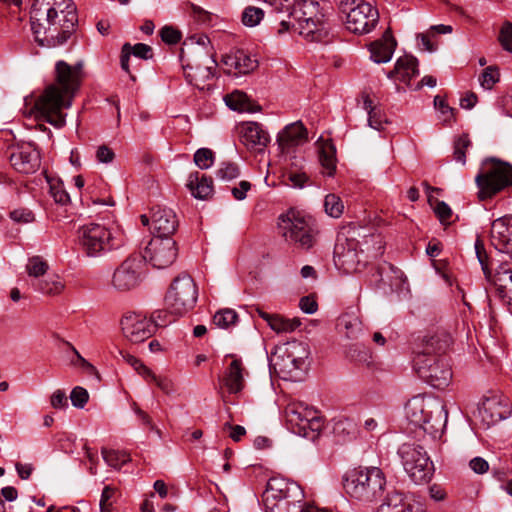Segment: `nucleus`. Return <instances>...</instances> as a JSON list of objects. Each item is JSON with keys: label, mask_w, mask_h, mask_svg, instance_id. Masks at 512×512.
I'll return each mask as SVG.
<instances>
[{"label": "nucleus", "mask_w": 512, "mask_h": 512, "mask_svg": "<svg viewBox=\"0 0 512 512\" xmlns=\"http://www.w3.org/2000/svg\"><path fill=\"white\" fill-rule=\"evenodd\" d=\"M279 230L285 240L303 250L312 248L318 236L315 221L309 215L290 209L279 217Z\"/></svg>", "instance_id": "obj_8"}, {"label": "nucleus", "mask_w": 512, "mask_h": 512, "mask_svg": "<svg viewBox=\"0 0 512 512\" xmlns=\"http://www.w3.org/2000/svg\"><path fill=\"white\" fill-rule=\"evenodd\" d=\"M33 286L44 295L56 296L63 292L65 284L60 276L48 275L45 279H39Z\"/></svg>", "instance_id": "obj_37"}, {"label": "nucleus", "mask_w": 512, "mask_h": 512, "mask_svg": "<svg viewBox=\"0 0 512 512\" xmlns=\"http://www.w3.org/2000/svg\"><path fill=\"white\" fill-rule=\"evenodd\" d=\"M123 335L132 343H141L155 333V324L146 316L129 312L121 319Z\"/></svg>", "instance_id": "obj_18"}, {"label": "nucleus", "mask_w": 512, "mask_h": 512, "mask_svg": "<svg viewBox=\"0 0 512 512\" xmlns=\"http://www.w3.org/2000/svg\"><path fill=\"white\" fill-rule=\"evenodd\" d=\"M398 454L405 471L413 482L418 484L431 479L434 470L433 464L423 447L404 443L400 446Z\"/></svg>", "instance_id": "obj_14"}, {"label": "nucleus", "mask_w": 512, "mask_h": 512, "mask_svg": "<svg viewBox=\"0 0 512 512\" xmlns=\"http://www.w3.org/2000/svg\"><path fill=\"white\" fill-rule=\"evenodd\" d=\"M198 290L188 274L177 276L165 296L167 309L175 316H182L192 310L197 302Z\"/></svg>", "instance_id": "obj_12"}, {"label": "nucleus", "mask_w": 512, "mask_h": 512, "mask_svg": "<svg viewBox=\"0 0 512 512\" xmlns=\"http://www.w3.org/2000/svg\"><path fill=\"white\" fill-rule=\"evenodd\" d=\"M177 257L176 242L171 237H154L145 248L143 261L148 260L155 268L170 266Z\"/></svg>", "instance_id": "obj_17"}, {"label": "nucleus", "mask_w": 512, "mask_h": 512, "mask_svg": "<svg viewBox=\"0 0 512 512\" xmlns=\"http://www.w3.org/2000/svg\"><path fill=\"white\" fill-rule=\"evenodd\" d=\"M275 497L288 499L289 501H303L304 492L300 485L294 481L281 477H272L267 482L262 499H268L269 502H272L275 500Z\"/></svg>", "instance_id": "obj_19"}, {"label": "nucleus", "mask_w": 512, "mask_h": 512, "mask_svg": "<svg viewBox=\"0 0 512 512\" xmlns=\"http://www.w3.org/2000/svg\"><path fill=\"white\" fill-rule=\"evenodd\" d=\"M340 325L344 327L347 338H355L361 331V321L355 316H342L340 318Z\"/></svg>", "instance_id": "obj_47"}, {"label": "nucleus", "mask_w": 512, "mask_h": 512, "mask_svg": "<svg viewBox=\"0 0 512 512\" xmlns=\"http://www.w3.org/2000/svg\"><path fill=\"white\" fill-rule=\"evenodd\" d=\"M324 209L327 215L332 218H340L344 212V203L340 196L330 193L325 196Z\"/></svg>", "instance_id": "obj_43"}, {"label": "nucleus", "mask_w": 512, "mask_h": 512, "mask_svg": "<svg viewBox=\"0 0 512 512\" xmlns=\"http://www.w3.org/2000/svg\"><path fill=\"white\" fill-rule=\"evenodd\" d=\"M56 84H50L35 102V109L51 125L61 128L65 124L63 108L72 105L80 86L81 65L71 66L63 60L55 65Z\"/></svg>", "instance_id": "obj_2"}, {"label": "nucleus", "mask_w": 512, "mask_h": 512, "mask_svg": "<svg viewBox=\"0 0 512 512\" xmlns=\"http://www.w3.org/2000/svg\"><path fill=\"white\" fill-rule=\"evenodd\" d=\"M490 241L496 250L512 257V216L500 217L492 222Z\"/></svg>", "instance_id": "obj_21"}, {"label": "nucleus", "mask_w": 512, "mask_h": 512, "mask_svg": "<svg viewBox=\"0 0 512 512\" xmlns=\"http://www.w3.org/2000/svg\"><path fill=\"white\" fill-rule=\"evenodd\" d=\"M240 175V170L235 163L223 162L216 172V176L222 180L230 181Z\"/></svg>", "instance_id": "obj_52"}, {"label": "nucleus", "mask_w": 512, "mask_h": 512, "mask_svg": "<svg viewBox=\"0 0 512 512\" xmlns=\"http://www.w3.org/2000/svg\"><path fill=\"white\" fill-rule=\"evenodd\" d=\"M301 325L298 318L287 319L279 314H275L270 328L276 333H289L295 331Z\"/></svg>", "instance_id": "obj_41"}, {"label": "nucleus", "mask_w": 512, "mask_h": 512, "mask_svg": "<svg viewBox=\"0 0 512 512\" xmlns=\"http://www.w3.org/2000/svg\"><path fill=\"white\" fill-rule=\"evenodd\" d=\"M471 141L467 134L458 137L454 142V159L461 164L466 163V151L470 147Z\"/></svg>", "instance_id": "obj_46"}, {"label": "nucleus", "mask_w": 512, "mask_h": 512, "mask_svg": "<svg viewBox=\"0 0 512 512\" xmlns=\"http://www.w3.org/2000/svg\"><path fill=\"white\" fill-rule=\"evenodd\" d=\"M194 163L200 169H208L214 163V153L209 148H200L194 154Z\"/></svg>", "instance_id": "obj_49"}, {"label": "nucleus", "mask_w": 512, "mask_h": 512, "mask_svg": "<svg viewBox=\"0 0 512 512\" xmlns=\"http://www.w3.org/2000/svg\"><path fill=\"white\" fill-rule=\"evenodd\" d=\"M115 154L107 145H101L97 148L96 159L100 163H111L114 160Z\"/></svg>", "instance_id": "obj_62"}, {"label": "nucleus", "mask_w": 512, "mask_h": 512, "mask_svg": "<svg viewBox=\"0 0 512 512\" xmlns=\"http://www.w3.org/2000/svg\"><path fill=\"white\" fill-rule=\"evenodd\" d=\"M369 242L378 244V248L371 251L367 246L358 251L359 242L357 240L338 237L333 252L335 265L345 273L359 271L370 258H376L382 254L383 246L379 236L370 235L365 239L364 244L367 245Z\"/></svg>", "instance_id": "obj_6"}, {"label": "nucleus", "mask_w": 512, "mask_h": 512, "mask_svg": "<svg viewBox=\"0 0 512 512\" xmlns=\"http://www.w3.org/2000/svg\"><path fill=\"white\" fill-rule=\"evenodd\" d=\"M224 100L226 105L234 111L253 113L260 110V106L242 91L236 90L226 95Z\"/></svg>", "instance_id": "obj_35"}, {"label": "nucleus", "mask_w": 512, "mask_h": 512, "mask_svg": "<svg viewBox=\"0 0 512 512\" xmlns=\"http://www.w3.org/2000/svg\"><path fill=\"white\" fill-rule=\"evenodd\" d=\"M407 420L436 439L444 431L447 422V411L441 400L430 395H416L405 405Z\"/></svg>", "instance_id": "obj_4"}, {"label": "nucleus", "mask_w": 512, "mask_h": 512, "mask_svg": "<svg viewBox=\"0 0 512 512\" xmlns=\"http://www.w3.org/2000/svg\"><path fill=\"white\" fill-rule=\"evenodd\" d=\"M151 224L156 237H171L178 228L175 212L167 207L155 206L151 209Z\"/></svg>", "instance_id": "obj_22"}, {"label": "nucleus", "mask_w": 512, "mask_h": 512, "mask_svg": "<svg viewBox=\"0 0 512 512\" xmlns=\"http://www.w3.org/2000/svg\"><path fill=\"white\" fill-rule=\"evenodd\" d=\"M328 8L329 2L326 0L295 2L289 12L288 20H281L278 34L293 29L310 42L322 41L328 34L325 19Z\"/></svg>", "instance_id": "obj_3"}, {"label": "nucleus", "mask_w": 512, "mask_h": 512, "mask_svg": "<svg viewBox=\"0 0 512 512\" xmlns=\"http://www.w3.org/2000/svg\"><path fill=\"white\" fill-rule=\"evenodd\" d=\"M307 140V129L300 121L287 125L277 137V143L283 153H288L295 147L303 145Z\"/></svg>", "instance_id": "obj_25"}, {"label": "nucleus", "mask_w": 512, "mask_h": 512, "mask_svg": "<svg viewBox=\"0 0 512 512\" xmlns=\"http://www.w3.org/2000/svg\"><path fill=\"white\" fill-rule=\"evenodd\" d=\"M385 485V475L378 467L354 469L347 474L344 481L346 493L363 503L377 500L382 495Z\"/></svg>", "instance_id": "obj_5"}, {"label": "nucleus", "mask_w": 512, "mask_h": 512, "mask_svg": "<svg viewBox=\"0 0 512 512\" xmlns=\"http://www.w3.org/2000/svg\"><path fill=\"white\" fill-rule=\"evenodd\" d=\"M222 62L226 67V73L233 75H246L258 67L257 58L242 49H236L226 54Z\"/></svg>", "instance_id": "obj_23"}, {"label": "nucleus", "mask_w": 512, "mask_h": 512, "mask_svg": "<svg viewBox=\"0 0 512 512\" xmlns=\"http://www.w3.org/2000/svg\"><path fill=\"white\" fill-rule=\"evenodd\" d=\"M49 269L48 263L40 256H33L28 259L26 271L30 277L35 279L44 276Z\"/></svg>", "instance_id": "obj_44"}, {"label": "nucleus", "mask_w": 512, "mask_h": 512, "mask_svg": "<svg viewBox=\"0 0 512 512\" xmlns=\"http://www.w3.org/2000/svg\"><path fill=\"white\" fill-rule=\"evenodd\" d=\"M264 17V12L262 9L249 6L245 8L242 15V22L245 26L254 27L260 23V21Z\"/></svg>", "instance_id": "obj_50"}, {"label": "nucleus", "mask_w": 512, "mask_h": 512, "mask_svg": "<svg viewBox=\"0 0 512 512\" xmlns=\"http://www.w3.org/2000/svg\"><path fill=\"white\" fill-rule=\"evenodd\" d=\"M500 80V72L497 66L486 67L479 76V83L482 88L491 90Z\"/></svg>", "instance_id": "obj_45"}, {"label": "nucleus", "mask_w": 512, "mask_h": 512, "mask_svg": "<svg viewBox=\"0 0 512 512\" xmlns=\"http://www.w3.org/2000/svg\"><path fill=\"white\" fill-rule=\"evenodd\" d=\"M101 452L104 461L115 469H120L124 464L131 460L130 455L125 451L103 448Z\"/></svg>", "instance_id": "obj_42"}, {"label": "nucleus", "mask_w": 512, "mask_h": 512, "mask_svg": "<svg viewBox=\"0 0 512 512\" xmlns=\"http://www.w3.org/2000/svg\"><path fill=\"white\" fill-rule=\"evenodd\" d=\"M498 40L502 48L512 53V23L509 21L504 22L501 27Z\"/></svg>", "instance_id": "obj_53"}, {"label": "nucleus", "mask_w": 512, "mask_h": 512, "mask_svg": "<svg viewBox=\"0 0 512 512\" xmlns=\"http://www.w3.org/2000/svg\"><path fill=\"white\" fill-rule=\"evenodd\" d=\"M146 378L151 379L156 385L166 394H169L173 391V383L168 378L158 377L152 373L150 370V374L145 375Z\"/></svg>", "instance_id": "obj_60"}, {"label": "nucleus", "mask_w": 512, "mask_h": 512, "mask_svg": "<svg viewBox=\"0 0 512 512\" xmlns=\"http://www.w3.org/2000/svg\"><path fill=\"white\" fill-rule=\"evenodd\" d=\"M489 280H492L500 297L512 304V262H501Z\"/></svg>", "instance_id": "obj_29"}, {"label": "nucleus", "mask_w": 512, "mask_h": 512, "mask_svg": "<svg viewBox=\"0 0 512 512\" xmlns=\"http://www.w3.org/2000/svg\"><path fill=\"white\" fill-rule=\"evenodd\" d=\"M160 37L164 43L174 45L181 40L182 34L173 26L166 25L160 30Z\"/></svg>", "instance_id": "obj_54"}, {"label": "nucleus", "mask_w": 512, "mask_h": 512, "mask_svg": "<svg viewBox=\"0 0 512 512\" xmlns=\"http://www.w3.org/2000/svg\"><path fill=\"white\" fill-rule=\"evenodd\" d=\"M363 108L368 113L369 126L378 131L382 130L384 128V124L387 123V119L382 114V111L374 106L373 101L369 98V96L364 97Z\"/></svg>", "instance_id": "obj_39"}, {"label": "nucleus", "mask_w": 512, "mask_h": 512, "mask_svg": "<svg viewBox=\"0 0 512 512\" xmlns=\"http://www.w3.org/2000/svg\"><path fill=\"white\" fill-rule=\"evenodd\" d=\"M201 59L195 63L183 65V70L188 82L199 89H204L205 83L213 78L217 62L212 57L202 54Z\"/></svg>", "instance_id": "obj_20"}, {"label": "nucleus", "mask_w": 512, "mask_h": 512, "mask_svg": "<svg viewBox=\"0 0 512 512\" xmlns=\"http://www.w3.org/2000/svg\"><path fill=\"white\" fill-rule=\"evenodd\" d=\"M30 22L38 44L55 48L64 45L74 33L78 15L71 0H35Z\"/></svg>", "instance_id": "obj_1"}, {"label": "nucleus", "mask_w": 512, "mask_h": 512, "mask_svg": "<svg viewBox=\"0 0 512 512\" xmlns=\"http://www.w3.org/2000/svg\"><path fill=\"white\" fill-rule=\"evenodd\" d=\"M285 419L293 433L307 437L309 432L321 428V417L318 410L305 402L290 399L285 406Z\"/></svg>", "instance_id": "obj_13"}, {"label": "nucleus", "mask_w": 512, "mask_h": 512, "mask_svg": "<svg viewBox=\"0 0 512 512\" xmlns=\"http://www.w3.org/2000/svg\"><path fill=\"white\" fill-rule=\"evenodd\" d=\"M300 309L307 314H313L318 309V304L313 296H304L299 301Z\"/></svg>", "instance_id": "obj_63"}, {"label": "nucleus", "mask_w": 512, "mask_h": 512, "mask_svg": "<svg viewBox=\"0 0 512 512\" xmlns=\"http://www.w3.org/2000/svg\"><path fill=\"white\" fill-rule=\"evenodd\" d=\"M377 512H414V505L406 501L402 492L389 491Z\"/></svg>", "instance_id": "obj_33"}, {"label": "nucleus", "mask_w": 512, "mask_h": 512, "mask_svg": "<svg viewBox=\"0 0 512 512\" xmlns=\"http://www.w3.org/2000/svg\"><path fill=\"white\" fill-rule=\"evenodd\" d=\"M50 194L56 203L65 205L70 201L69 194L63 188L61 183L50 185Z\"/></svg>", "instance_id": "obj_57"}, {"label": "nucleus", "mask_w": 512, "mask_h": 512, "mask_svg": "<svg viewBox=\"0 0 512 512\" xmlns=\"http://www.w3.org/2000/svg\"><path fill=\"white\" fill-rule=\"evenodd\" d=\"M174 313H171L167 308L166 310H157L152 314V318H149L157 327H165L172 323L175 319L172 317Z\"/></svg>", "instance_id": "obj_56"}, {"label": "nucleus", "mask_w": 512, "mask_h": 512, "mask_svg": "<svg viewBox=\"0 0 512 512\" xmlns=\"http://www.w3.org/2000/svg\"><path fill=\"white\" fill-rule=\"evenodd\" d=\"M434 106L441 113L443 121L445 123L450 124L451 122L455 121V110L448 105V103L443 97L439 95L435 96Z\"/></svg>", "instance_id": "obj_51"}, {"label": "nucleus", "mask_w": 512, "mask_h": 512, "mask_svg": "<svg viewBox=\"0 0 512 512\" xmlns=\"http://www.w3.org/2000/svg\"><path fill=\"white\" fill-rule=\"evenodd\" d=\"M309 177L304 172H289L288 181L292 187L303 188Z\"/></svg>", "instance_id": "obj_64"}, {"label": "nucleus", "mask_w": 512, "mask_h": 512, "mask_svg": "<svg viewBox=\"0 0 512 512\" xmlns=\"http://www.w3.org/2000/svg\"><path fill=\"white\" fill-rule=\"evenodd\" d=\"M10 217L13 221L24 224L31 223L35 219L33 212L27 208L13 210L10 212Z\"/></svg>", "instance_id": "obj_58"}, {"label": "nucleus", "mask_w": 512, "mask_h": 512, "mask_svg": "<svg viewBox=\"0 0 512 512\" xmlns=\"http://www.w3.org/2000/svg\"><path fill=\"white\" fill-rule=\"evenodd\" d=\"M116 490L110 486L104 487L101 499H100V510L101 512H111L112 502L111 498L114 496Z\"/></svg>", "instance_id": "obj_59"}, {"label": "nucleus", "mask_w": 512, "mask_h": 512, "mask_svg": "<svg viewBox=\"0 0 512 512\" xmlns=\"http://www.w3.org/2000/svg\"><path fill=\"white\" fill-rule=\"evenodd\" d=\"M238 322V314L231 308H224L217 311L213 317V324L222 329H229Z\"/></svg>", "instance_id": "obj_40"}, {"label": "nucleus", "mask_w": 512, "mask_h": 512, "mask_svg": "<svg viewBox=\"0 0 512 512\" xmlns=\"http://www.w3.org/2000/svg\"><path fill=\"white\" fill-rule=\"evenodd\" d=\"M187 187L191 194L198 199H208L213 193V181L205 175L200 176L199 172L190 173Z\"/></svg>", "instance_id": "obj_34"}, {"label": "nucleus", "mask_w": 512, "mask_h": 512, "mask_svg": "<svg viewBox=\"0 0 512 512\" xmlns=\"http://www.w3.org/2000/svg\"><path fill=\"white\" fill-rule=\"evenodd\" d=\"M452 343V337L445 329L437 328L428 332L422 340V349L417 353L436 355L445 353Z\"/></svg>", "instance_id": "obj_26"}, {"label": "nucleus", "mask_w": 512, "mask_h": 512, "mask_svg": "<svg viewBox=\"0 0 512 512\" xmlns=\"http://www.w3.org/2000/svg\"><path fill=\"white\" fill-rule=\"evenodd\" d=\"M413 368L421 379L437 389L447 387L452 379L451 367L441 356L416 353Z\"/></svg>", "instance_id": "obj_11"}, {"label": "nucleus", "mask_w": 512, "mask_h": 512, "mask_svg": "<svg viewBox=\"0 0 512 512\" xmlns=\"http://www.w3.org/2000/svg\"><path fill=\"white\" fill-rule=\"evenodd\" d=\"M308 355V346L303 342L293 340L276 348L272 362L280 373L292 376L294 372L303 368Z\"/></svg>", "instance_id": "obj_15"}, {"label": "nucleus", "mask_w": 512, "mask_h": 512, "mask_svg": "<svg viewBox=\"0 0 512 512\" xmlns=\"http://www.w3.org/2000/svg\"><path fill=\"white\" fill-rule=\"evenodd\" d=\"M70 399L74 407L83 408L88 402L89 394L83 387L76 386L71 391Z\"/></svg>", "instance_id": "obj_55"}, {"label": "nucleus", "mask_w": 512, "mask_h": 512, "mask_svg": "<svg viewBox=\"0 0 512 512\" xmlns=\"http://www.w3.org/2000/svg\"><path fill=\"white\" fill-rule=\"evenodd\" d=\"M232 361L226 368L221 379V385L229 394H239L245 388V377L248 371L241 359L231 356Z\"/></svg>", "instance_id": "obj_24"}, {"label": "nucleus", "mask_w": 512, "mask_h": 512, "mask_svg": "<svg viewBox=\"0 0 512 512\" xmlns=\"http://www.w3.org/2000/svg\"><path fill=\"white\" fill-rule=\"evenodd\" d=\"M480 201L492 199L512 186V165L496 158L485 159L475 177Z\"/></svg>", "instance_id": "obj_7"}, {"label": "nucleus", "mask_w": 512, "mask_h": 512, "mask_svg": "<svg viewBox=\"0 0 512 512\" xmlns=\"http://www.w3.org/2000/svg\"><path fill=\"white\" fill-rule=\"evenodd\" d=\"M348 31L363 35L371 32L379 22L376 7L365 0H335Z\"/></svg>", "instance_id": "obj_10"}, {"label": "nucleus", "mask_w": 512, "mask_h": 512, "mask_svg": "<svg viewBox=\"0 0 512 512\" xmlns=\"http://www.w3.org/2000/svg\"><path fill=\"white\" fill-rule=\"evenodd\" d=\"M265 512H300L302 501H295L288 499L275 497V500L269 502L268 499H262Z\"/></svg>", "instance_id": "obj_38"}, {"label": "nucleus", "mask_w": 512, "mask_h": 512, "mask_svg": "<svg viewBox=\"0 0 512 512\" xmlns=\"http://www.w3.org/2000/svg\"><path fill=\"white\" fill-rule=\"evenodd\" d=\"M11 165L20 173L30 174L35 172L40 165V154L31 146L22 147L10 157Z\"/></svg>", "instance_id": "obj_27"}, {"label": "nucleus", "mask_w": 512, "mask_h": 512, "mask_svg": "<svg viewBox=\"0 0 512 512\" xmlns=\"http://www.w3.org/2000/svg\"><path fill=\"white\" fill-rule=\"evenodd\" d=\"M145 262L138 255L127 257L114 271L111 285L119 292L135 289L144 277Z\"/></svg>", "instance_id": "obj_16"}, {"label": "nucleus", "mask_w": 512, "mask_h": 512, "mask_svg": "<svg viewBox=\"0 0 512 512\" xmlns=\"http://www.w3.org/2000/svg\"><path fill=\"white\" fill-rule=\"evenodd\" d=\"M319 162L323 168V173L327 176H333L336 171V149L334 145L325 141L319 149Z\"/></svg>", "instance_id": "obj_36"}, {"label": "nucleus", "mask_w": 512, "mask_h": 512, "mask_svg": "<svg viewBox=\"0 0 512 512\" xmlns=\"http://www.w3.org/2000/svg\"><path fill=\"white\" fill-rule=\"evenodd\" d=\"M475 253H476L477 259L482 267L485 277L487 279H490L492 276V273L489 268V258L486 253L484 243L480 238H477L475 241Z\"/></svg>", "instance_id": "obj_48"}, {"label": "nucleus", "mask_w": 512, "mask_h": 512, "mask_svg": "<svg viewBox=\"0 0 512 512\" xmlns=\"http://www.w3.org/2000/svg\"><path fill=\"white\" fill-rule=\"evenodd\" d=\"M418 60L411 56L405 55L400 57L392 71L388 73V78H396L397 80L409 85L412 78L418 75Z\"/></svg>", "instance_id": "obj_31"}, {"label": "nucleus", "mask_w": 512, "mask_h": 512, "mask_svg": "<svg viewBox=\"0 0 512 512\" xmlns=\"http://www.w3.org/2000/svg\"><path fill=\"white\" fill-rule=\"evenodd\" d=\"M242 142L251 149H263L270 141L269 134L257 122H245L240 127Z\"/></svg>", "instance_id": "obj_28"}, {"label": "nucleus", "mask_w": 512, "mask_h": 512, "mask_svg": "<svg viewBox=\"0 0 512 512\" xmlns=\"http://www.w3.org/2000/svg\"><path fill=\"white\" fill-rule=\"evenodd\" d=\"M396 42L390 30L383 33L381 39L372 42L369 46L371 59L376 63H386L391 60Z\"/></svg>", "instance_id": "obj_30"}, {"label": "nucleus", "mask_w": 512, "mask_h": 512, "mask_svg": "<svg viewBox=\"0 0 512 512\" xmlns=\"http://www.w3.org/2000/svg\"><path fill=\"white\" fill-rule=\"evenodd\" d=\"M434 212L437 215V217L439 218V220L441 221V223L448 222L452 216V210H451L450 206L447 203H445L444 201L437 202V204L434 208Z\"/></svg>", "instance_id": "obj_61"}, {"label": "nucleus", "mask_w": 512, "mask_h": 512, "mask_svg": "<svg viewBox=\"0 0 512 512\" xmlns=\"http://www.w3.org/2000/svg\"><path fill=\"white\" fill-rule=\"evenodd\" d=\"M78 238L82 251L88 257H100L123 245V236L118 230L99 223L81 226Z\"/></svg>", "instance_id": "obj_9"}, {"label": "nucleus", "mask_w": 512, "mask_h": 512, "mask_svg": "<svg viewBox=\"0 0 512 512\" xmlns=\"http://www.w3.org/2000/svg\"><path fill=\"white\" fill-rule=\"evenodd\" d=\"M131 55L143 60H148L153 57V50L151 46L144 43H137L135 45L125 43L122 46L120 57L121 68L129 74L133 81H135V76L130 73L129 69V59Z\"/></svg>", "instance_id": "obj_32"}]
</instances>
